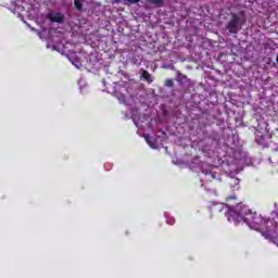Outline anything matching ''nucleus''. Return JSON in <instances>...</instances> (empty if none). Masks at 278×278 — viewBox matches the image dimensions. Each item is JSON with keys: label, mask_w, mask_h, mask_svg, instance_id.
<instances>
[{"label": "nucleus", "mask_w": 278, "mask_h": 278, "mask_svg": "<svg viewBox=\"0 0 278 278\" xmlns=\"http://www.w3.org/2000/svg\"><path fill=\"white\" fill-rule=\"evenodd\" d=\"M144 139L147 140L148 144H150V147H151L152 149H155V146H153L152 142L149 141V135H144Z\"/></svg>", "instance_id": "obj_9"}, {"label": "nucleus", "mask_w": 278, "mask_h": 278, "mask_svg": "<svg viewBox=\"0 0 278 278\" xmlns=\"http://www.w3.org/2000/svg\"><path fill=\"white\" fill-rule=\"evenodd\" d=\"M128 3H140V0H126Z\"/></svg>", "instance_id": "obj_11"}, {"label": "nucleus", "mask_w": 278, "mask_h": 278, "mask_svg": "<svg viewBox=\"0 0 278 278\" xmlns=\"http://www.w3.org/2000/svg\"><path fill=\"white\" fill-rule=\"evenodd\" d=\"M243 215H244V212L236 213V211H230V216L232 218H236V216H237V218H241L242 220H247V219H244Z\"/></svg>", "instance_id": "obj_3"}, {"label": "nucleus", "mask_w": 278, "mask_h": 278, "mask_svg": "<svg viewBox=\"0 0 278 278\" xmlns=\"http://www.w3.org/2000/svg\"><path fill=\"white\" fill-rule=\"evenodd\" d=\"M123 1H126V0H112V3H121Z\"/></svg>", "instance_id": "obj_14"}, {"label": "nucleus", "mask_w": 278, "mask_h": 278, "mask_svg": "<svg viewBox=\"0 0 278 278\" xmlns=\"http://www.w3.org/2000/svg\"><path fill=\"white\" fill-rule=\"evenodd\" d=\"M273 242H274V244H276L278 247V236L273 239Z\"/></svg>", "instance_id": "obj_13"}, {"label": "nucleus", "mask_w": 278, "mask_h": 278, "mask_svg": "<svg viewBox=\"0 0 278 278\" xmlns=\"http://www.w3.org/2000/svg\"><path fill=\"white\" fill-rule=\"evenodd\" d=\"M76 68H79V65H76Z\"/></svg>", "instance_id": "obj_16"}, {"label": "nucleus", "mask_w": 278, "mask_h": 278, "mask_svg": "<svg viewBox=\"0 0 278 278\" xmlns=\"http://www.w3.org/2000/svg\"><path fill=\"white\" fill-rule=\"evenodd\" d=\"M117 98L122 103H125V94H121Z\"/></svg>", "instance_id": "obj_10"}, {"label": "nucleus", "mask_w": 278, "mask_h": 278, "mask_svg": "<svg viewBox=\"0 0 278 278\" xmlns=\"http://www.w3.org/2000/svg\"><path fill=\"white\" fill-rule=\"evenodd\" d=\"M231 199H236V195L229 197L227 198V201L231 200Z\"/></svg>", "instance_id": "obj_15"}, {"label": "nucleus", "mask_w": 278, "mask_h": 278, "mask_svg": "<svg viewBox=\"0 0 278 278\" xmlns=\"http://www.w3.org/2000/svg\"><path fill=\"white\" fill-rule=\"evenodd\" d=\"M74 5H75V8H76L79 12H81V10H83L81 1L75 0V1H74Z\"/></svg>", "instance_id": "obj_6"}, {"label": "nucleus", "mask_w": 278, "mask_h": 278, "mask_svg": "<svg viewBox=\"0 0 278 278\" xmlns=\"http://www.w3.org/2000/svg\"><path fill=\"white\" fill-rule=\"evenodd\" d=\"M236 27H238V16L233 15L232 20L228 23L230 34H236Z\"/></svg>", "instance_id": "obj_2"}, {"label": "nucleus", "mask_w": 278, "mask_h": 278, "mask_svg": "<svg viewBox=\"0 0 278 278\" xmlns=\"http://www.w3.org/2000/svg\"><path fill=\"white\" fill-rule=\"evenodd\" d=\"M149 3H152L153 5H157L159 8H162L164 5V0H148Z\"/></svg>", "instance_id": "obj_5"}, {"label": "nucleus", "mask_w": 278, "mask_h": 278, "mask_svg": "<svg viewBox=\"0 0 278 278\" xmlns=\"http://www.w3.org/2000/svg\"><path fill=\"white\" fill-rule=\"evenodd\" d=\"M232 184H240V180L238 178H231Z\"/></svg>", "instance_id": "obj_12"}, {"label": "nucleus", "mask_w": 278, "mask_h": 278, "mask_svg": "<svg viewBox=\"0 0 278 278\" xmlns=\"http://www.w3.org/2000/svg\"><path fill=\"white\" fill-rule=\"evenodd\" d=\"M49 20L52 23H62V21H64V14L58 13V12H51L49 14Z\"/></svg>", "instance_id": "obj_1"}, {"label": "nucleus", "mask_w": 278, "mask_h": 278, "mask_svg": "<svg viewBox=\"0 0 278 278\" xmlns=\"http://www.w3.org/2000/svg\"><path fill=\"white\" fill-rule=\"evenodd\" d=\"M142 77H143V79H146V81H148V84L153 83V78H151V74H149V72L143 71Z\"/></svg>", "instance_id": "obj_4"}, {"label": "nucleus", "mask_w": 278, "mask_h": 278, "mask_svg": "<svg viewBox=\"0 0 278 278\" xmlns=\"http://www.w3.org/2000/svg\"><path fill=\"white\" fill-rule=\"evenodd\" d=\"M165 86L167 88H173L175 86V83L173 81V79H166L165 80Z\"/></svg>", "instance_id": "obj_7"}, {"label": "nucleus", "mask_w": 278, "mask_h": 278, "mask_svg": "<svg viewBox=\"0 0 278 278\" xmlns=\"http://www.w3.org/2000/svg\"><path fill=\"white\" fill-rule=\"evenodd\" d=\"M267 227H268V232H269V233L263 232V236H264L265 238H270V237H273V229H270V226H267Z\"/></svg>", "instance_id": "obj_8"}]
</instances>
